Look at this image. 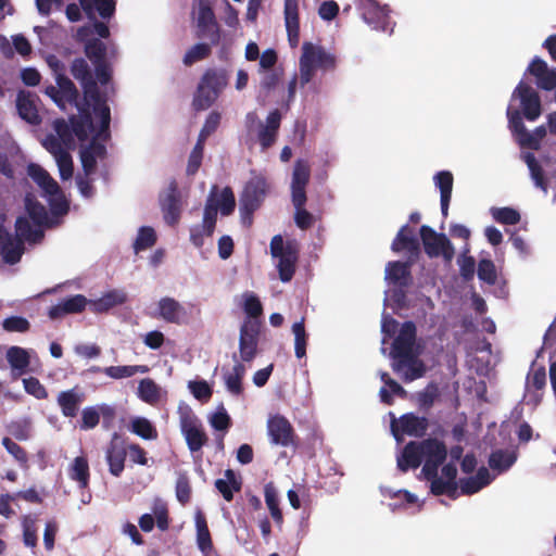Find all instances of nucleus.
Segmentation results:
<instances>
[{
    "instance_id": "13d9d810",
    "label": "nucleus",
    "mask_w": 556,
    "mask_h": 556,
    "mask_svg": "<svg viewBox=\"0 0 556 556\" xmlns=\"http://www.w3.org/2000/svg\"><path fill=\"white\" fill-rule=\"evenodd\" d=\"M313 59L316 67L324 71L334 70L337 60L331 53H328L323 47L313 45Z\"/></svg>"
},
{
    "instance_id": "a18cd8bd",
    "label": "nucleus",
    "mask_w": 556,
    "mask_h": 556,
    "mask_svg": "<svg viewBox=\"0 0 556 556\" xmlns=\"http://www.w3.org/2000/svg\"><path fill=\"white\" fill-rule=\"evenodd\" d=\"M522 159L529 167L530 175L534 181V185L544 192H547V181L544 176V170L538 162L535 155L531 152H527L522 155Z\"/></svg>"
},
{
    "instance_id": "f257e3e1",
    "label": "nucleus",
    "mask_w": 556,
    "mask_h": 556,
    "mask_svg": "<svg viewBox=\"0 0 556 556\" xmlns=\"http://www.w3.org/2000/svg\"><path fill=\"white\" fill-rule=\"evenodd\" d=\"M71 74L77 79L84 91V100L93 101V114L101 119V131H108L111 123V111L106 98L101 93L90 66L84 58H76L71 64Z\"/></svg>"
},
{
    "instance_id": "2f4dec72",
    "label": "nucleus",
    "mask_w": 556,
    "mask_h": 556,
    "mask_svg": "<svg viewBox=\"0 0 556 556\" xmlns=\"http://www.w3.org/2000/svg\"><path fill=\"white\" fill-rule=\"evenodd\" d=\"M29 177L49 195L60 192V186L40 165L31 163L27 167Z\"/></svg>"
},
{
    "instance_id": "bb28decb",
    "label": "nucleus",
    "mask_w": 556,
    "mask_h": 556,
    "mask_svg": "<svg viewBox=\"0 0 556 556\" xmlns=\"http://www.w3.org/2000/svg\"><path fill=\"white\" fill-rule=\"evenodd\" d=\"M36 94L24 90L20 91L16 98V108L20 117L31 125H38L41 122L36 108Z\"/></svg>"
},
{
    "instance_id": "aec40b11",
    "label": "nucleus",
    "mask_w": 556,
    "mask_h": 556,
    "mask_svg": "<svg viewBox=\"0 0 556 556\" xmlns=\"http://www.w3.org/2000/svg\"><path fill=\"white\" fill-rule=\"evenodd\" d=\"M526 74L534 76L536 86L542 90L551 91L556 88V70L549 68L547 63L539 56L533 58Z\"/></svg>"
},
{
    "instance_id": "6e6552de",
    "label": "nucleus",
    "mask_w": 556,
    "mask_h": 556,
    "mask_svg": "<svg viewBox=\"0 0 556 556\" xmlns=\"http://www.w3.org/2000/svg\"><path fill=\"white\" fill-rule=\"evenodd\" d=\"M419 233L425 252L429 257L443 256L446 262L454 258L455 249L444 233H438L428 225H422Z\"/></svg>"
},
{
    "instance_id": "4be33fe9",
    "label": "nucleus",
    "mask_w": 556,
    "mask_h": 556,
    "mask_svg": "<svg viewBox=\"0 0 556 556\" xmlns=\"http://www.w3.org/2000/svg\"><path fill=\"white\" fill-rule=\"evenodd\" d=\"M362 17L374 29L386 31L389 27V12L374 0H364Z\"/></svg>"
},
{
    "instance_id": "20e7f679",
    "label": "nucleus",
    "mask_w": 556,
    "mask_h": 556,
    "mask_svg": "<svg viewBox=\"0 0 556 556\" xmlns=\"http://www.w3.org/2000/svg\"><path fill=\"white\" fill-rule=\"evenodd\" d=\"M191 16L195 21V37L208 39L217 46L222 39L220 26L214 13L211 0H192Z\"/></svg>"
},
{
    "instance_id": "bf43d9fd",
    "label": "nucleus",
    "mask_w": 556,
    "mask_h": 556,
    "mask_svg": "<svg viewBox=\"0 0 556 556\" xmlns=\"http://www.w3.org/2000/svg\"><path fill=\"white\" fill-rule=\"evenodd\" d=\"M156 242V233L152 227L143 226L139 229L138 236L134 243L136 252L144 251L153 247Z\"/></svg>"
},
{
    "instance_id": "cd10ccee",
    "label": "nucleus",
    "mask_w": 556,
    "mask_h": 556,
    "mask_svg": "<svg viewBox=\"0 0 556 556\" xmlns=\"http://www.w3.org/2000/svg\"><path fill=\"white\" fill-rule=\"evenodd\" d=\"M412 262H389L386 267V278L393 285L407 288L413 281L410 271Z\"/></svg>"
},
{
    "instance_id": "5701e85b",
    "label": "nucleus",
    "mask_w": 556,
    "mask_h": 556,
    "mask_svg": "<svg viewBox=\"0 0 556 556\" xmlns=\"http://www.w3.org/2000/svg\"><path fill=\"white\" fill-rule=\"evenodd\" d=\"M88 299L83 294H75L62 300L56 305H53L48 311V316L51 319H59L70 314H79L85 311L89 305Z\"/></svg>"
},
{
    "instance_id": "8fccbe9b",
    "label": "nucleus",
    "mask_w": 556,
    "mask_h": 556,
    "mask_svg": "<svg viewBox=\"0 0 556 556\" xmlns=\"http://www.w3.org/2000/svg\"><path fill=\"white\" fill-rule=\"evenodd\" d=\"M211 42H198L193 45L184 55L182 62L186 66H191L192 64L207 59L212 53Z\"/></svg>"
},
{
    "instance_id": "4468645a",
    "label": "nucleus",
    "mask_w": 556,
    "mask_h": 556,
    "mask_svg": "<svg viewBox=\"0 0 556 556\" xmlns=\"http://www.w3.org/2000/svg\"><path fill=\"white\" fill-rule=\"evenodd\" d=\"M77 109L78 115L71 116L70 124L76 138L84 142L88 140L89 134L96 130L92 122L93 101L84 100L80 105H77Z\"/></svg>"
},
{
    "instance_id": "680f3d73",
    "label": "nucleus",
    "mask_w": 556,
    "mask_h": 556,
    "mask_svg": "<svg viewBox=\"0 0 556 556\" xmlns=\"http://www.w3.org/2000/svg\"><path fill=\"white\" fill-rule=\"evenodd\" d=\"M431 481V493L434 495H443L446 494L450 497H454L457 491V483L456 482H448L446 480H443L442 478L438 477V473L434 478L428 479Z\"/></svg>"
},
{
    "instance_id": "423d86ee",
    "label": "nucleus",
    "mask_w": 556,
    "mask_h": 556,
    "mask_svg": "<svg viewBox=\"0 0 556 556\" xmlns=\"http://www.w3.org/2000/svg\"><path fill=\"white\" fill-rule=\"evenodd\" d=\"M178 414L180 430L189 451L199 452L208 441L201 420L187 405L179 406Z\"/></svg>"
},
{
    "instance_id": "774afa93",
    "label": "nucleus",
    "mask_w": 556,
    "mask_h": 556,
    "mask_svg": "<svg viewBox=\"0 0 556 556\" xmlns=\"http://www.w3.org/2000/svg\"><path fill=\"white\" fill-rule=\"evenodd\" d=\"M210 424L216 431L225 433L231 427L232 422L230 416L222 405L220 408L210 418Z\"/></svg>"
},
{
    "instance_id": "412c9836",
    "label": "nucleus",
    "mask_w": 556,
    "mask_h": 556,
    "mask_svg": "<svg viewBox=\"0 0 556 556\" xmlns=\"http://www.w3.org/2000/svg\"><path fill=\"white\" fill-rule=\"evenodd\" d=\"M283 17L289 45L296 48L300 43L299 0H285Z\"/></svg>"
},
{
    "instance_id": "338daca9",
    "label": "nucleus",
    "mask_w": 556,
    "mask_h": 556,
    "mask_svg": "<svg viewBox=\"0 0 556 556\" xmlns=\"http://www.w3.org/2000/svg\"><path fill=\"white\" fill-rule=\"evenodd\" d=\"M25 391L36 397L37 400H46L48 397V391L46 387L36 377H29L23 379Z\"/></svg>"
},
{
    "instance_id": "603ef678",
    "label": "nucleus",
    "mask_w": 556,
    "mask_h": 556,
    "mask_svg": "<svg viewBox=\"0 0 556 556\" xmlns=\"http://www.w3.org/2000/svg\"><path fill=\"white\" fill-rule=\"evenodd\" d=\"M292 332L294 334V352L298 358L306 355L307 333L305 330L304 318L292 325Z\"/></svg>"
},
{
    "instance_id": "de8ad7c7",
    "label": "nucleus",
    "mask_w": 556,
    "mask_h": 556,
    "mask_svg": "<svg viewBox=\"0 0 556 556\" xmlns=\"http://www.w3.org/2000/svg\"><path fill=\"white\" fill-rule=\"evenodd\" d=\"M217 99L215 92H212L205 85L198 84L192 99V108L197 112L207 110Z\"/></svg>"
},
{
    "instance_id": "864d4df0",
    "label": "nucleus",
    "mask_w": 556,
    "mask_h": 556,
    "mask_svg": "<svg viewBox=\"0 0 556 556\" xmlns=\"http://www.w3.org/2000/svg\"><path fill=\"white\" fill-rule=\"evenodd\" d=\"M85 54L93 63L106 60L108 48L99 38H92L85 43Z\"/></svg>"
},
{
    "instance_id": "a878e982",
    "label": "nucleus",
    "mask_w": 556,
    "mask_h": 556,
    "mask_svg": "<svg viewBox=\"0 0 556 556\" xmlns=\"http://www.w3.org/2000/svg\"><path fill=\"white\" fill-rule=\"evenodd\" d=\"M85 400V394L78 387L61 391L58 394L56 403L64 417L74 418L79 412V406Z\"/></svg>"
},
{
    "instance_id": "69168bd1",
    "label": "nucleus",
    "mask_w": 556,
    "mask_h": 556,
    "mask_svg": "<svg viewBox=\"0 0 556 556\" xmlns=\"http://www.w3.org/2000/svg\"><path fill=\"white\" fill-rule=\"evenodd\" d=\"M453 175L448 170L439 172L434 176L435 186L440 189V198H451L453 190Z\"/></svg>"
},
{
    "instance_id": "c03bdc74",
    "label": "nucleus",
    "mask_w": 556,
    "mask_h": 556,
    "mask_svg": "<svg viewBox=\"0 0 556 556\" xmlns=\"http://www.w3.org/2000/svg\"><path fill=\"white\" fill-rule=\"evenodd\" d=\"M25 208L36 226L40 227L47 224L48 213L46 207L30 193L25 197Z\"/></svg>"
},
{
    "instance_id": "c756f323",
    "label": "nucleus",
    "mask_w": 556,
    "mask_h": 556,
    "mask_svg": "<svg viewBox=\"0 0 556 556\" xmlns=\"http://www.w3.org/2000/svg\"><path fill=\"white\" fill-rule=\"evenodd\" d=\"M127 301V295L121 290H111L97 300H90L89 308L96 314L106 313L111 308L122 305Z\"/></svg>"
},
{
    "instance_id": "9b49d317",
    "label": "nucleus",
    "mask_w": 556,
    "mask_h": 556,
    "mask_svg": "<svg viewBox=\"0 0 556 556\" xmlns=\"http://www.w3.org/2000/svg\"><path fill=\"white\" fill-rule=\"evenodd\" d=\"M270 443L283 447L298 446V435L291 422L282 415L276 414L267 421Z\"/></svg>"
},
{
    "instance_id": "6e6d98bb",
    "label": "nucleus",
    "mask_w": 556,
    "mask_h": 556,
    "mask_svg": "<svg viewBox=\"0 0 556 556\" xmlns=\"http://www.w3.org/2000/svg\"><path fill=\"white\" fill-rule=\"evenodd\" d=\"M492 217L500 224L503 225H516L520 222V214L513 207H492Z\"/></svg>"
},
{
    "instance_id": "0e129e2a",
    "label": "nucleus",
    "mask_w": 556,
    "mask_h": 556,
    "mask_svg": "<svg viewBox=\"0 0 556 556\" xmlns=\"http://www.w3.org/2000/svg\"><path fill=\"white\" fill-rule=\"evenodd\" d=\"M215 203L218 204V210L222 215L228 216L233 213L236 207V198L230 187H225L218 200L215 199Z\"/></svg>"
},
{
    "instance_id": "ea45409f",
    "label": "nucleus",
    "mask_w": 556,
    "mask_h": 556,
    "mask_svg": "<svg viewBox=\"0 0 556 556\" xmlns=\"http://www.w3.org/2000/svg\"><path fill=\"white\" fill-rule=\"evenodd\" d=\"M7 361L13 371L23 375L27 371L30 364V356L28 352L21 346H11L7 350Z\"/></svg>"
},
{
    "instance_id": "052dcab7",
    "label": "nucleus",
    "mask_w": 556,
    "mask_h": 556,
    "mask_svg": "<svg viewBox=\"0 0 556 556\" xmlns=\"http://www.w3.org/2000/svg\"><path fill=\"white\" fill-rule=\"evenodd\" d=\"M478 278L490 285H495L497 280V273L495 265L492 260L490 258H482L478 263V269H477Z\"/></svg>"
},
{
    "instance_id": "37998d69",
    "label": "nucleus",
    "mask_w": 556,
    "mask_h": 556,
    "mask_svg": "<svg viewBox=\"0 0 556 556\" xmlns=\"http://www.w3.org/2000/svg\"><path fill=\"white\" fill-rule=\"evenodd\" d=\"M245 375V367L242 363L237 362L232 370L225 375V384L232 395H241L243 393L242 379Z\"/></svg>"
},
{
    "instance_id": "6ab92c4d",
    "label": "nucleus",
    "mask_w": 556,
    "mask_h": 556,
    "mask_svg": "<svg viewBox=\"0 0 556 556\" xmlns=\"http://www.w3.org/2000/svg\"><path fill=\"white\" fill-rule=\"evenodd\" d=\"M160 204L166 224L177 225L181 215V201L175 181L170 182L166 194L160 198Z\"/></svg>"
},
{
    "instance_id": "a211bd4d",
    "label": "nucleus",
    "mask_w": 556,
    "mask_h": 556,
    "mask_svg": "<svg viewBox=\"0 0 556 556\" xmlns=\"http://www.w3.org/2000/svg\"><path fill=\"white\" fill-rule=\"evenodd\" d=\"M281 118L282 116L280 111L275 109L269 112L265 123H258L257 140L261 144L262 151L268 150L277 141Z\"/></svg>"
},
{
    "instance_id": "c9c22d12",
    "label": "nucleus",
    "mask_w": 556,
    "mask_h": 556,
    "mask_svg": "<svg viewBox=\"0 0 556 556\" xmlns=\"http://www.w3.org/2000/svg\"><path fill=\"white\" fill-rule=\"evenodd\" d=\"M404 366L407 367L404 374V381L406 382L416 380L425 375L426 369L424 363L418 361L414 354L412 358H396L392 364V369L395 372H400Z\"/></svg>"
},
{
    "instance_id": "b1692460",
    "label": "nucleus",
    "mask_w": 556,
    "mask_h": 556,
    "mask_svg": "<svg viewBox=\"0 0 556 556\" xmlns=\"http://www.w3.org/2000/svg\"><path fill=\"white\" fill-rule=\"evenodd\" d=\"M24 252V244L15 240L12 235L0 225V253L7 264L14 265L20 262Z\"/></svg>"
},
{
    "instance_id": "9d476101",
    "label": "nucleus",
    "mask_w": 556,
    "mask_h": 556,
    "mask_svg": "<svg viewBox=\"0 0 556 556\" xmlns=\"http://www.w3.org/2000/svg\"><path fill=\"white\" fill-rule=\"evenodd\" d=\"M100 131L101 125L99 126L97 134L92 137L90 142L86 146H83L79 152L83 172L87 176H91L96 173L97 161L104 160L108 154L106 147L102 142H99V139H109L110 127L105 132L100 134Z\"/></svg>"
},
{
    "instance_id": "49530a36",
    "label": "nucleus",
    "mask_w": 556,
    "mask_h": 556,
    "mask_svg": "<svg viewBox=\"0 0 556 556\" xmlns=\"http://www.w3.org/2000/svg\"><path fill=\"white\" fill-rule=\"evenodd\" d=\"M149 371L147 365H123L104 367L103 374L112 379H123L135 376L136 374H146Z\"/></svg>"
},
{
    "instance_id": "4d7b16f0",
    "label": "nucleus",
    "mask_w": 556,
    "mask_h": 556,
    "mask_svg": "<svg viewBox=\"0 0 556 556\" xmlns=\"http://www.w3.org/2000/svg\"><path fill=\"white\" fill-rule=\"evenodd\" d=\"M8 432L17 441H27L31 435L29 419L13 420L7 426Z\"/></svg>"
},
{
    "instance_id": "ddd939ff",
    "label": "nucleus",
    "mask_w": 556,
    "mask_h": 556,
    "mask_svg": "<svg viewBox=\"0 0 556 556\" xmlns=\"http://www.w3.org/2000/svg\"><path fill=\"white\" fill-rule=\"evenodd\" d=\"M260 324L247 319L240 327L239 352L242 362H251L257 354Z\"/></svg>"
},
{
    "instance_id": "f704fd0d",
    "label": "nucleus",
    "mask_w": 556,
    "mask_h": 556,
    "mask_svg": "<svg viewBox=\"0 0 556 556\" xmlns=\"http://www.w3.org/2000/svg\"><path fill=\"white\" fill-rule=\"evenodd\" d=\"M68 477L75 481L79 489H87L90 481L89 463L86 456H77L68 466Z\"/></svg>"
},
{
    "instance_id": "f03ea898",
    "label": "nucleus",
    "mask_w": 556,
    "mask_h": 556,
    "mask_svg": "<svg viewBox=\"0 0 556 556\" xmlns=\"http://www.w3.org/2000/svg\"><path fill=\"white\" fill-rule=\"evenodd\" d=\"M311 179V165L307 160L299 159L294 162L291 179V201L295 208L294 223L302 229H309L314 225V216L305 208L307 201L306 187Z\"/></svg>"
},
{
    "instance_id": "72a5a7b5",
    "label": "nucleus",
    "mask_w": 556,
    "mask_h": 556,
    "mask_svg": "<svg viewBox=\"0 0 556 556\" xmlns=\"http://www.w3.org/2000/svg\"><path fill=\"white\" fill-rule=\"evenodd\" d=\"M194 521L197 529V545L205 556H208L213 549V542L206 517L202 510L199 509L195 511Z\"/></svg>"
},
{
    "instance_id": "f3484780",
    "label": "nucleus",
    "mask_w": 556,
    "mask_h": 556,
    "mask_svg": "<svg viewBox=\"0 0 556 556\" xmlns=\"http://www.w3.org/2000/svg\"><path fill=\"white\" fill-rule=\"evenodd\" d=\"M429 421L426 417L416 416L413 413L404 414L400 417L399 422L395 420L391 424V430L396 439L399 431L407 435L421 438L426 434Z\"/></svg>"
},
{
    "instance_id": "39448f33",
    "label": "nucleus",
    "mask_w": 556,
    "mask_h": 556,
    "mask_svg": "<svg viewBox=\"0 0 556 556\" xmlns=\"http://www.w3.org/2000/svg\"><path fill=\"white\" fill-rule=\"evenodd\" d=\"M270 254L278 258L279 279L289 282L295 274L299 257L295 244L290 241L285 243L281 235H276L270 241Z\"/></svg>"
},
{
    "instance_id": "f8f14e48",
    "label": "nucleus",
    "mask_w": 556,
    "mask_h": 556,
    "mask_svg": "<svg viewBox=\"0 0 556 556\" xmlns=\"http://www.w3.org/2000/svg\"><path fill=\"white\" fill-rule=\"evenodd\" d=\"M513 97H518L525 118L530 122L536 121L542 114V104L539 93L527 83L519 81L513 92Z\"/></svg>"
},
{
    "instance_id": "c85d7f7f",
    "label": "nucleus",
    "mask_w": 556,
    "mask_h": 556,
    "mask_svg": "<svg viewBox=\"0 0 556 556\" xmlns=\"http://www.w3.org/2000/svg\"><path fill=\"white\" fill-rule=\"evenodd\" d=\"M159 316L170 324L185 321L187 312L185 307L174 298L165 296L159 301Z\"/></svg>"
},
{
    "instance_id": "7c9ffc66",
    "label": "nucleus",
    "mask_w": 556,
    "mask_h": 556,
    "mask_svg": "<svg viewBox=\"0 0 556 556\" xmlns=\"http://www.w3.org/2000/svg\"><path fill=\"white\" fill-rule=\"evenodd\" d=\"M396 463L399 470L402 472L418 468L422 463L419 443L416 441L408 442L397 457Z\"/></svg>"
},
{
    "instance_id": "5fc2aeb1",
    "label": "nucleus",
    "mask_w": 556,
    "mask_h": 556,
    "mask_svg": "<svg viewBox=\"0 0 556 556\" xmlns=\"http://www.w3.org/2000/svg\"><path fill=\"white\" fill-rule=\"evenodd\" d=\"M138 394L143 402L149 404H154L160 399V390L157 384L149 378L139 382Z\"/></svg>"
},
{
    "instance_id": "3c124183",
    "label": "nucleus",
    "mask_w": 556,
    "mask_h": 556,
    "mask_svg": "<svg viewBox=\"0 0 556 556\" xmlns=\"http://www.w3.org/2000/svg\"><path fill=\"white\" fill-rule=\"evenodd\" d=\"M130 430L144 440L157 438V431L152 422L144 417H136L131 420Z\"/></svg>"
},
{
    "instance_id": "e2e57ef3",
    "label": "nucleus",
    "mask_w": 556,
    "mask_h": 556,
    "mask_svg": "<svg viewBox=\"0 0 556 556\" xmlns=\"http://www.w3.org/2000/svg\"><path fill=\"white\" fill-rule=\"evenodd\" d=\"M7 452L21 465L26 466L28 463V455L24 447L14 442L11 438L4 437L1 441Z\"/></svg>"
},
{
    "instance_id": "58836bf2",
    "label": "nucleus",
    "mask_w": 556,
    "mask_h": 556,
    "mask_svg": "<svg viewBox=\"0 0 556 556\" xmlns=\"http://www.w3.org/2000/svg\"><path fill=\"white\" fill-rule=\"evenodd\" d=\"M264 497L270 516L278 528L283 523V515L279 507L278 491L274 482H268L264 486Z\"/></svg>"
},
{
    "instance_id": "dca6fc26",
    "label": "nucleus",
    "mask_w": 556,
    "mask_h": 556,
    "mask_svg": "<svg viewBox=\"0 0 556 556\" xmlns=\"http://www.w3.org/2000/svg\"><path fill=\"white\" fill-rule=\"evenodd\" d=\"M416 341V326L413 321H405L392 344L391 356L396 358H412Z\"/></svg>"
},
{
    "instance_id": "4c0bfd02",
    "label": "nucleus",
    "mask_w": 556,
    "mask_h": 556,
    "mask_svg": "<svg viewBox=\"0 0 556 556\" xmlns=\"http://www.w3.org/2000/svg\"><path fill=\"white\" fill-rule=\"evenodd\" d=\"M312 51L313 43L305 41L302 46V55L300 58V81L302 86L312 80L315 70L317 68L314 63Z\"/></svg>"
},
{
    "instance_id": "393cba45",
    "label": "nucleus",
    "mask_w": 556,
    "mask_h": 556,
    "mask_svg": "<svg viewBox=\"0 0 556 556\" xmlns=\"http://www.w3.org/2000/svg\"><path fill=\"white\" fill-rule=\"evenodd\" d=\"M391 249L395 253L407 251L410 257H417L420 253V245L414 229L408 225L402 226L392 241Z\"/></svg>"
},
{
    "instance_id": "7ed1b4c3",
    "label": "nucleus",
    "mask_w": 556,
    "mask_h": 556,
    "mask_svg": "<svg viewBox=\"0 0 556 556\" xmlns=\"http://www.w3.org/2000/svg\"><path fill=\"white\" fill-rule=\"evenodd\" d=\"M269 185L262 175H255L245 184L240 194V217L244 227L250 228L253 224V215L263 204Z\"/></svg>"
},
{
    "instance_id": "a19ab883",
    "label": "nucleus",
    "mask_w": 556,
    "mask_h": 556,
    "mask_svg": "<svg viewBox=\"0 0 556 556\" xmlns=\"http://www.w3.org/2000/svg\"><path fill=\"white\" fill-rule=\"evenodd\" d=\"M56 85L61 97L60 106H64L65 103L75 104L77 106L79 93L74 83L63 73H59L56 77Z\"/></svg>"
},
{
    "instance_id": "09e8293b",
    "label": "nucleus",
    "mask_w": 556,
    "mask_h": 556,
    "mask_svg": "<svg viewBox=\"0 0 556 556\" xmlns=\"http://www.w3.org/2000/svg\"><path fill=\"white\" fill-rule=\"evenodd\" d=\"M217 186H213L211 193L206 200L204 212H203V224L206 225L208 232H214L217 222L218 204L215 203V193Z\"/></svg>"
},
{
    "instance_id": "79ce46f5",
    "label": "nucleus",
    "mask_w": 556,
    "mask_h": 556,
    "mask_svg": "<svg viewBox=\"0 0 556 556\" xmlns=\"http://www.w3.org/2000/svg\"><path fill=\"white\" fill-rule=\"evenodd\" d=\"M517 456L514 452L506 450H495L489 456V466L491 469L502 473L507 471L516 462Z\"/></svg>"
},
{
    "instance_id": "473e14b6",
    "label": "nucleus",
    "mask_w": 556,
    "mask_h": 556,
    "mask_svg": "<svg viewBox=\"0 0 556 556\" xmlns=\"http://www.w3.org/2000/svg\"><path fill=\"white\" fill-rule=\"evenodd\" d=\"M199 84L205 85L212 92L219 98L223 90L228 85V74L224 68H207L200 78Z\"/></svg>"
},
{
    "instance_id": "2eb2a0df",
    "label": "nucleus",
    "mask_w": 556,
    "mask_h": 556,
    "mask_svg": "<svg viewBox=\"0 0 556 556\" xmlns=\"http://www.w3.org/2000/svg\"><path fill=\"white\" fill-rule=\"evenodd\" d=\"M127 448L125 441L115 432L105 450V459L109 465V471L114 477H119L125 469Z\"/></svg>"
},
{
    "instance_id": "1a4fd4ad",
    "label": "nucleus",
    "mask_w": 556,
    "mask_h": 556,
    "mask_svg": "<svg viewBox=\"0 0 556 556\" xmlns=\"http://www.w3.org/2000/svg\"><path fill=\"white\" fill-rule=\"evenodd\" d=\"M418 443L422 460H425L422 473L426 479L434 478L439 467L446 459V446L442 441L434 438H428Z\"/></svg>"
},
{
    "instance_id": "e433bc0d",
    "label": "nucleus",
    "mask_w": 556,
    "mask_h": 556,
    "mask_svg": "<svg viewBox=\"0 0 556 556\" xmlns=\"http://www.w3.org/2000/svg\"><path fill=\"white\" fill-rule=\"evenodd\" d=\"M15 240L38 243L43 238V231L39 227H33L25 216H20L15 222Z\"/></svg>"
},
{
    "instance_id": "0eeeda50",
    "label": "nucleus",
    "mask_w": 556,
    "mask_h": 556,
    "mask_svg": "<svg viewBox=\"0 0 556 556\" xmlns=\"http://www.w3.org/2000/svg\"><path fill=\"white\" fill-rule=\"evenodd\" d=\"M79 5L76 3H68L65 9L66 17L70 22H78L81 20V10L89 18H93L96 12L102 18H111L115 13V0H78Z\"/></svg>"
}]
</instances>
